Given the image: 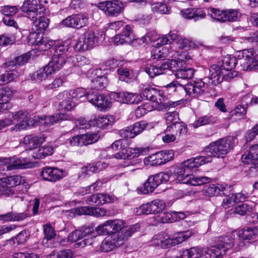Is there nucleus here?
<instances>
[{
	"label": "nucleus",
	"mask_w": 258,
	"mask_h": 258,
	"mask_svg": "<svg viewBox=\"0 0 258 258\" xmlns=\"http://www.w3.org/2000/svg\"><path fill=\"white\" fill-rule=\"evenodd\" d=\"M164 99V96L163 91L156 89L155 93H153V95L150 99V101L155 104L153 106L155 105V107L157 108L163 103Z\"/></svg>",
	"instance_id": "obj_55"
},
{
	"label": "nucleus",
	"mask_w": 258,
	"mask_h": 258,
	"mask_svg": "<svg viewBox=\"0 0 258 258\" xmlns=\"http://www.w3.org/2000/svg\"><path fill=\"white\" fill-rule=\"evenodd\" d=\"M165 118L167 127L165 130L166 132H170L173 129V125L179 121L178 113L176 111L168 112L165 114Z\"/></svg>",
	"instance_id": "obj_39"
},
{
	"label": "nucleus",
	"mask_w": 258,
	"mask_h": 258,
	"mask_svg": "<svg viewBox=\"0 0 258 258\" xmlns=\"http://www.w3.org/2000/svg\"><path fill=\"white\" fill-rule=\"evenodd\" d=\"M66 62H68L65 59L64 57L58 56L53 54L51 60L45 66L52 74L61 69Z\"/></svg>",
	"instance_id": "obj_34"
},
{
	"label": "nucleus",
	"mask_w": 258,
	"mask_h": 258,
	"mask_svg": "<svg viewBox=\"0 0 258 258\" xmlns=\"http://www.w3.org/2000/svg\"><path fill=\"white\" fill-rule=\"evenodd\" d=\"M234 146V138L229 137L211 143L206 148L205 152L206 156L210 158L211 161L212 157H223L230 151Z\"/></svg>",
	"instance_id": "obj_3"
},
{
	"label": "nucleus",
	"mask_w": 258,
	"mask_h": 258,
	"mask_svg": "<svg viewBox=\"0 0 258 258\" xmlns=\"http://www.w3.org/2000/svg\"><path fill=\"white\" fill-rule=\"evenodd\" d=\"M194 234L192 230L178 232L173 235L172 238L164 232H161L155 235L152 240L157 242H166L168 240L176 241V242H184L187 240Z\"/></svg>",
	"instance_id": "obj_13"
},
{
	"label": "nucleus",
	"mask_w": 258,
	"mask_h": 258,
	"mask_svg": "<svg viewBox=\"0 0 258 258\" xmlns=\"http://www.w3.org/2000/svg\"><path fill=\"white\" fill-rule=\"evenodd\" d=\"M90 94L91 92H86L83 88L61 92L56 96L57 99L60 101L58 108L63 111H70L76 105L75 100H80L82 102L88 100L87 97Z\"/></svg>",
	"instance_id": "obj_1"
},
{
	"label": "nucleus",
	"mask_w": 258,
	"mask_h": 258,
	"mask_svg": "<svg viewBox=\"0 0 258 258\" xmlns=\"http://www.w3.org/2000/svg\"><path fill=\"white\" fill-rule=\"evenodd\" d=\"M8 117L10 124H15L11 128V131H18L30 126H34L33 120H30V115L26 111L20 110L11 113Z\"/></svg>",
	"instance_id": "obj_5"
},
{
	"label": "nucleus",
	"mask_w": 258,
	"mask_h": 258,
	"mask_svg": "<svg viewBox=\"0 0 258 258\" xmlns=\"http://www.w3.org/2000/svg\"><path fill=\"white\" fill-rule=\"evenodd\" d=\"M45 141V138L42 135L35 136L29 135L24 138L23 142L25 145L26 150H33L37 149V147Z\"/></svg>",
	"instance_id": "obj_31"
},
{
	"label": "nucleus",
	"mask_w": 258,
	"mask_h": 258,
	"mask_svg": "<svg viewBox=\"0 0 258 258\" xmlns=\"http://www.w3.org/2000/svg\"><path fill=\"white\" fill-rule=\"evenodd\" d=\"M233 243H220L207 248L205 250V258H222L230 249Z\"/></svg>",
	"instance_id": "obj_17"
},
{
	"label": "nucleus",
	"mask_w": 258,
	"mask_h": 258,
	"mask_svg": "<svg viewBox=\"0 0 258 258\" xmlns=\"http://www.w3.org/2000/svg\"><path fill=\"white\" fill-rule=\"evenodd\" d=\"M124 223L119 219L110 220L105 221L102 224L97 226L95 230L99 235H111L114 239L113 234L118 233V231L123 229Z\"/></svg>",
	"instance_id": "obj_10"
},
{
	"label": "nucleus",
	"mask_w": 258,
	"mask_h": 258,
	"mask_svg": "<svg viewBox=\"0 0 258 258\" xmlns=\"http://www.w3.org/2000/svg\"><path fill=\"white\" fill-rule=\"evenodd\" d=\"M2 97V102L6 105L8 102L13 96V91L9 87H6L0 89Z\"/></svg>",
	"instance_id": "obj_63"
},
{
	"label": "nucleus",
	"mask_w": 258,
	"mask_h": 258,
	"mask_svg": "<svg viewBox=\"0 0 258 258\" xmlns=\"http://www.w3.org/2000/svg\"><path fill=\"white\" fill-rule=\"evenodd\" d=\"M140 228V226L138 224L126 227L118 233L113 234V240L117 241L128 240L135 232L139 230Z\"/></svg>",
	"instance_id": "obj_30"
},
{
	"label": "nucleus",
	"mask_w": 258,
	"mask_h": 258,
	"mask_svg": "<svg viewBox=\"0 0 258 258\" xmlns=\"http://www.w3.org/2000/svg\"><path fill=\"white\" fill-rule=\"evenodd\" d=\"M175 73V76L177 79L188 80L191 79L194 75L195 70L192 68H178Z\"/></svg>",
	"instance_id": "obj_47"
},
{
	"label": "nucleus",
	"mask_w": 258,
	"mask_h": 258,
	"mask_svg": "<svg viewBox=\"0 0 258 258\" xmlns=\"http://www.w3.org/2000/svg\"><path fill=\"white\" fill-rule=\"evenodd\" d=\"M81 137L83 146H86L96 142L99 138V136L98 134L94 133L81 135Z\"/></svg>",
	"instance_id": "obj_53"
},
{
	"label": "nucleus",
	"mask_w": 258,
	"mask_h": 258,
	"mask_svg": "<svg viewBox=\"0 0 258 258\" xmlns=\"http://www.w3.org/2000/svg\"><path fill=\"white\" fill-rule=\"evenodd\" d=\"M167 88H173V91L176 90L177 87L182 88L186 94L189 95L200 96L204 94L205 89V84L201 80L191 81L184 85H182L177 81L167 85Z\"/></svg>",
	"instance_id": "obj_7"
},
{
	"label": "nucleus",
	"mask_w": 258,
	"mask_h": 258,
	"mask_svg": "<svg viewBox=\"0 0 258 258\" xmlns=\"http://www.w3.org/2000/svg\"><path fill=\"white\" fill-rule=\"evenodd\" d=\"M40 32H31L28 37V43L31 46H38L42 50L50 49L54 42L48 38L43 37Z\"/></svg>",
	"instance_id": "obj_14"
},
{
	"label": "nucleus",
	"mask_w": 258,
	"mask_h": 258,
	"mask_svg": "<svg viewBox=\"0 0 258 258\" xmlns=\"http://www.w3.org/2000/svg\"><path fill=\"white\" fill-rule=\"evenodd\" d=\"M149 152L147 148H125L123 146L119 151L114 154V158L117 159H132L145 155Z\"/></svg>",
	"instance_id": "obj_16"
},
{
	"label": "nucleus",
	"mask_w": 258,
	"mask_h": 258,
	"mask_svg": "<svg viewBox=\"0 0 258 258\" xmlns=\"http://www.w3.org/2000/svg\"><path fill=\"white\" fill-rule=\"evenodd\" d=\"M20 9L24 16L30 20H34L39 14H44L45 11L40 0H25Z\"/></svg>",
	"instance_id": "obj_8"
},
{
	"label": "nucleus",
	"mask_w": 258,
	"mask_h": 258,
	"mask_svg": "<svg viewBox=\"0 0 258 258\" xmlns=\"http://www.w3.org/2000/svg\"><path fill=\"white\" fill-rule=\"evenodd\" d=\"M177 47L185 50L195 47V44L192 41L186 38H180L176 42Z\"/></svg>",
	"instance_id": "obj_59"
},
{
	"label": "nucleus",
	"mask_w": 258,
	"mask_h": 258,
	"mask_svg": "<svg viewBox=\"0 0 258 258\" xmlns=\"http://www.w3.org/2000/svg\"><path fill=\"white\" fill-rule=\"evenodd\" d=\"M91 87L95 90H102L107 84V80L104 74H102L100 69H96L91 73Z\"/></svg>",
	"instance_id": "obj_26"
},
{
	"label": "nucleus",
	"mask_w": 258,
	"mask_h": 258,
	"mask_svg": "<svg viewBox=\"0 0 258 258\" xmlns=\"http://www.w3.org/2000/svg\"><path fill=\"white\" fill-rule=\"evenodd\" d=\"M51 74V72L44 66L31 74L30 76L32 80L40 82L45 80Z\"/></svg>",
	"instance_id": "obj_44"
},
{
	"label": "nucleus",
	"mask_w": 258,
	"mask_h": 258,
	"mask_svg": "<svg viewBox=\"0 0 258 258\" xmlns=\"http://www.w3.org/2000/svg\"><path fill=\"white\" fill-rule=\"evenodd\" d=\"M31 20L33 21V29L35 28L40 32L45 30L49 24V19L44 14H39Z\"/></svg>",
	"instance_id": "obj_35"
},
{
	"label": "nucleus",
	"mask_w": 258,
	"mask_h": 258,
	"mask_svg": "<svg viewBox=\"0 0 258 258\" xmlns=\"http://www.w3.org/2000/svg\"><path fill=\"white\" fill-rule=\"evenodd\" d=\"M80 214L93 215L96 217H102L105 215L106 211L101 208H92L90 207H84L79 209Z\"/></svg>",
	"instance_id": "obj_42"
},
{
	"label": "nucleus",
	"mask_w": 258,
	"mask_h": 258,
	"mask_svg": "<svg viewBox=\"0 0 258 258\" xmlns=\"http://www.w3.org/2000/svg\"><path fill=\"white\" fill-rule=\"evenodd\" d=\"M158 68L159 71H160V75H162L165 73L168 70L177 69V63L173 59H167L163 61L160 65L158 66Z\"/></svg>",
	"instance_id": "obj_49"
},
{
	"label": "nucleus",
	"mask_w": 258,
	"mask_h": 258,
	"mask_svg": "<svg viewBox=\"0 0 258 258\" xmlns=\"http://www.w3.org/2000/svg\"><path fill=\"white\" fill-rule=\"evenodd\" d=\"M243 163L250 165V169L258 170V144L252 146L241 157Z\"/></svg>",
	"instance_id": "obj_18"
},
{
	"label": "nucleus",
	"mask_w": 258,
	"mask_h": 258,
	"mask_svg": "<svg viewBox=\"0 0 258 258\" xmlns=\"http://www.w3.org/2000/svg\"><path fill=\"white\" fill-rule=\"evenodd\" d=\"M53 152V149L51 146L45 145L33 151L32 156L34 159H43L51 155Z\"/></svg>",
	"instance_id": "obj_37"
},
{
	"label": "nucleus",
	"mask_w": 258,
	"mask_h": 258,
	"mask_svg": "<svg viewBox=\"0 0 258 258\" xmlns=\"http://www.w3.org/2000/svg\"><path fill=\"white\" fill-rule=\"evenodd\" d=\"M66 114L56 113L51 116H35L33 119L34 126L41 125L48 126L55 123L66 119Z\"/></svg>",
	"instance_id": "obj_22"
},
{
	"label": "nucleus",
	"mask_w": 258,
	"mask_h": 258,
	"mask_svg": "<svg viewBox=\"0 0 258 258\" xmlns=\"http://www.w3.org/2000/svg\"><path fill=\"white\" fill-rule=\"evenodd\" d=\"M63 170L56 167H46L42 169L40 176L44 180L56 182L65 176Z\"/></svg>",
	"instance_id": "obj_20"
},
{
	"label": "nucleus",
	"mask_w": 258,
	"mask_h": 258,
	"mask_svg": "<svg viewBox=\"0 0 258 258\" xmlns=\"http://www.w3.org/2000/svg\"><path fill=\"white\" fill-rule=\"evenodd\" d=\"M24 181L23 177L18 175H14L0 178V195L10 196L15 194L13 187Z\"/></svg>",
	"instance_id": "obj_9"
},
{
	"label": "nucleus",
	"mask_w": 258,
	"mask_h": 258,
	"mask_svg": "<svg viewBox=\"0 0 258 258\" xmlns=\"http://www.w3.org/2000/svg\"><path fill=\"white\" fill-rule=\"evenodd\" d=\"M153 12L160 14H167L169 12L167 5L162 3H154L152 5Z\"/></svg>",
	"instance_id": "obj_64"
},
{
	"label": "nucleus",
	"mask_w": 258,
	"mask_h": 258,
	"mask_svg": "<svg viewBox=\"0 0 258 258\" xmlns=\"http://www.w3.org/2000/svg\"><path fill=\"white\" fill-rule=\"evenodd\" d=\"M30 58V55L27 53H24L20 56L15 58L14 60L7 63L8 66H21L26 63Z\"/></svg>",
	"instance_id": "obj_61"
},
{
	"label": "nucleus",
	"mask_w": 258,
	"mask_h": 258,
	"mask_svg": "<svg viewBox=\"0 0 258 258\" xmlns=\"http://www.w3.org/2000/svg\"><path fill=\"white\" fill-rule=\"evenodd\" d=\"M178 38V34L173 31H170L168 34L163 35L161 37L158 38V44L161 45H166L168 43L171 44L174 40H176Z\"/></svg>",
	"instance_id": "obj_50"
},
{
	"label": "nucleus",
	"mask_w": 258,
	"mask_h": 258,
	"mask_svg": "<svg viewBox=\"0 0 258 258\" xmlns=\"http://www.w3.org/2000/svg\"><path fill=\"white\" fill-rule=\"evenodd\" d=\"M87 23V18L82 14H73L63 19L62 25L70 28L79 29L85 26Z\"/></svg>",
	"instance_id": "obj_23"
},
{
	"label": "nucleus",
	"mask_w": 258,
	"mask_h": 258,
	"mask_svg": "<svg viewBox=\"0 0 258 258\" xmlns=\"http://www.w3.org/2000/svg\"><path fill=\"white\" fill-rule=\"evenodd\" d=\"M67 61L68 63L79 67L89 65L90 62L88 58L81 55H78L75 56L70 55Z\"/></svg>",
	"instance_id": "obj_40"
},
{
	"label": "nucleus",
	"mask_w": 258,
	"mask_h": 258,
	"mask_svg": "<svg viewBox=\"0 0 258 258\" xmlns=\"http://www.w3.org/2000/svg\"><path fill=\"white\" fill-rule=\"evenodd\" d=\"M97 40V37L92 30H88L78 38L74 48L78 51H84L92 48Z\"/></svg>",
	"instance_id": "obj_12"
},
{
	"label": "nucleus",
	"mask_w": 258,
	"mask_h": 258,
	"mask_svg": "<svg viewBox=\"0 0 258 258\" xmlns=\"http://www.w3.org/2000/svg\"><path fill=\"white\" fill-rule=\"evenodd\" d=\"M222 186L220 185L210 184L204 186L203 192L206 196H218L224 194Z\"/></svg>",
	"instance_id": "obj_41"
},
{
	"label": "nucleus",
	"mask_w": 258,
	"mask_h": 258,
	"mask_svg": "<svg viewBox=\"0 0 258 258\" xmlns=\"http://www.w3.org/2000/svg\"><path fill=\"white\" fill-rule=\"evenodd\" d=\"M217 120V117L208 114L198 118L194 122L192 125L194 127L198 128L201 126L215 123Z\"/></svg>",
	"instance_id": "obj_38"
},
{
	"label": "nucleus",
	"mask_w": 258,
	"mask_h": 258,
	"mask_svg": "<svg viewBox=\"0 0 258 258\" xmlns=\"http://www.w3.org/2000/svg\"><path fill=\"white\" fill-rule=\"evenodd\" d=\"M169 179L168 174L164 172L150 176L141 187V191L143 194L152 192L159 185L167 182Z\"/></svg>",
	"instance_id": "obj_11"
},
{
	"label": "nucleus",
	"mask_w": 258,
	"mask_h": 258,
	"mask_svg": "<svg viewBox=\"0 0 258 258\" xmlns=\"http://www.w3.org/2000/svg\"><path fill=\"white\" fill-rule=\"evenodd\" d=\"M119 79L120 81L129 82L131 81V73L128 68L123 67H119L117 70Z\"/></svg>",
	"instance_id": "obj_56"
},
{
	"label": "nucleus",
	"mask_w": 258,
	"mask_h": 258,
	"mask_svg": "<svg viewBox=\"0 0 258 258\" xmlns=\"http://www.w3.org/2000/svg\"><path fill=\"white\" fill-rule=\"evenodd\" d=\"M87 97L89 102L95 105L101 110L109 107L110 102L104 95L98 94L97 92L92 91Z\"/></svg>",
	"instance_id": "obj_25"
},
{
	"label": "nucleus",
	"mask_w": 258,
	"mask_h": 258,
	"mask_svg": "<svg viewBox=\"0 0 258 258\" xmlns=\"http://www.w3.org/2000/svg\"><path fill=\"white\" fill-rule=\"evenodd\" d=\"M208 15L213 19L218 21L224 22L225 11H220L214 8H210L208 9Z\"/></svg>",
	"instance_id": "obj_51"
},
{
	"label": "nucleus",
	"mask_w": 258,
	"mask_h": 258,
	"mask_svg": "<svg viewBox=\"0 0 258 258\" xmlns=\"http://www.w3.org/2000/svg\"><path fill=\"white\" fill-rule=\"evenodd\" d=\"M123 3L118 0L106 1L98 4V8L108 16H116L123 10Z\"/></svg>",
	"instance_id": "obj_15"
},
{
	"label": "nucleus",
	"mask_w": 258,
	"mask_h": 258,
	"mask_svg": "<svg viewBox=\"0 0 258 258\" xmlns=\"http://www.w3.org/2000/svg\"><path fill=\"white\" fill-rule=\"evenodd\" d=\"M44 238L47 241L51 240L56 236V233L50 223H48L43 226Z\"/></svg>",
	"instance_id": "obj_57"
},
{
	"label": "nucleus",
	"mask_w": 258,
	"mask_h": 258,
	"mask_svg": "<svg viewBox=\"0 0 258 258\" xmlns=\"http://www.w3.org/2000/svg\"><path fill=\"white\" fill-rule=\"evenodd\" d=\"M69 48L70 47L68 45L60 44L56 45L54 54L58 56L64 57L65 59L67 60L70 55L66 53L68 51Z\"/></svg>",
	"instance_id": "obj_58"
},
{
	"label": "nucleus",
	"mask_w": 258,
	"mask_h": 258,
	"mask_svg": "<svg viewBox=\"0 0 258 258\" xmlns=\"http://www.w3.org/2000/svg\"><path fill=\"white\" fill-rule=\"evenodd\" d=\"M173 151H160L152 154L146 158V162H148L152 166L161 165L173 159Z\"/></svg>",
	"instance_id": "obj_19"
},
{
	"label": "nucleus",
	"mask_w": 258,
	"mask_h": 258,
	"mask_svg": "<svg viewBox=\"0 0 258 258\" xmlns=\"http://www.w3.org/2000/svg\"><path fill=\"white\" fill-rule=\"evenodd\" d=\"M113 97L117 101L131 104H138L143 99L141 95L136 93L128 92L114 93Z\"/></svg>",
	"instance_id": "obj_24"
},
{
	"label": "nucleus",
	"mask_w": 258,
	"mask_h": 258,
	"mask_svg": "<svg viewBox=\"0 0 258 258\" xmlns=\"http://www.w3.org/2000/svg\"><path fill=\"white\" fill-rule=\"evenodd\" d=\"M26 214L24 213H17L15 212H8L5 214L0 215V220L4 221H20L26 218Z\"/></svg>",
	"instance_id": "obj_43"
},
{
	"label": "nucleus",
	"mask_w": 258,
	"mask_h": 258,
	"mask_svg": "<svg viewBox=\"0 0 258 258\" xmlns=\"http://www.w3.org/2000/svg\"><path fill=\"white\" fill-rule=\"evenodd\" d=\"M209 78L214 85H217L222 81L224 79V72L220 66L214 64L210 67Z\"/></svg>",
	"instance_id": "obj_32"
},
{
	"label": "nucleus",
	"mask_w": 258,
	"mask_h": 258,
	"mask_svg": "<svg viewBox=\"0 0 258 258\" xmlns=\"http://www.w3.org/2000/svg\"><path fill=\"white\" fill-rule=\"evenodd\" d=\"M176 136L182 137L187 132V127L182 122L178 121L173 125V129L170 131Z\"/></svg>",
	"instance_id": "obj_54"
},
{
	"label": "nucleus",
	"mask_w": 258,
	"mask_h": 258,
	"mask_svg": "<svg viewBox=\"0 0 258 258\" xmlns=\"http://www.w3.org/2000/svg\"><path fill=\"white\" fill-rule=\"evenodd\" d=\"M114 119L111 115H103L101 116H94L91 119L90 123L92 126H96L99 128H105L109 125H111L114 122Z\"/></svg>",
	"instance_id": "obj_33"
},
{
	"label": "nucleus",
	"mask_w": 258,
	"mask_h": 258,
	"mask_svg": "<svg viewBox=\"0 0 258 258\" xmlns=\"http://www.w3.org/2000/svg\"><path fill=\"white\" fill-rule=\"evenodd\" d=\"M135 137L142 133L144 131L150 128L149 124L146 121H140L131 125Z\"/></svg>",
	"instance_id": "obj_52"
},
{
	"label": "nucleus",
	"mask_w": 258,
	"mask_h": 258,
	"mask_svg": "<svg viewBox=\"0 0 258 258\" xmlns=\"http://www.w3.org/2000/svg\"><path fill=\"white\" fill-rule=\"evenodd\" d=\"M236 55L240 70L248 71L258 69V60L253 57V48L240 50Z\"/></svg>",
	"instance_id": "obj_4"
},
{
	"label": "nucleus",
	"mask_w": 258,
	"mask_h": 258,
	"mask_svg": "<svg viewBox=\"0 0 258 258\" xmlns=\"http://www.w3.org/2000/svg\"><path fill=\"white\" fill-rule=\"evenodd\" d=\"M252 210V205L243 203L235 207L234 212L240 215H244L250 212Z\"/></svg>",
	"instance_id": "obj_60"
},
{
	"label": "nucleus",
	"mask_w": 258,
	"mask_h": 258,
	"mask_svg": "<svg viewBox=\"0 0 258 258\" xmlns=\"http://www.w3.org/2000/svg\"><path fill=\"white\" fill-rule=\"evenodd\" d=\"M171 52L169 51V48L164 47L161 48L156 47L151 51V57L153 59H164L165 57L169 56Z\"/></svg>",
	"instance_id": "obj_45"
},
{
	"label": "nucleus",
	"mask_w": 258,
	"mask_h": 258,
	"mask_svg": "<svg viewBox=\"0 0 258 258\" xmlns=\"http://www.w3.org/2000/svg\"><path fill=\"white\" fill-rule=\"evenodd\" d=\"M257 236H258V227H247L239 230L237 232H233L225 235L216 237L215 240L217 242L234 241L237 237L242 240H251Z\"/></svg>",
	"instance_id": "obj_6"
},
{
	"label": "nucleus",
	"mask_w": 258,
	"mask_h": 258,
	"mask_svg": "<svg viewBox=\"0 0 258 258\" xmlns=\"http://www.w3.org/2000/svg\"><path fill=\"white\" fill-rule=\"evenodd\" d=\"M133 39V34L131 27L126 25L122 33L116 35L113 37V41L116 45L130 43Z\"/></svg>",
	"instance_id": "obj_29"
},
{
	"label": "nucleus",
	"mask_w": 258,
	"mask_h": 258,
	"mask_svg": "<svg viewBox=\"0 0 258 258\" xmlns=\"http://www.w3.org/2000/svg\"><path fill=\"white\" fill-rule=\"evenodd\" d=\"M173 56L177 58V59H173L177 63V69L181 68L186 63V61L191 59L190 56L186 51H182L180 53L178 52H175Z\"/></svg>",
	"instance_id": "obj_48"
},
{
	"label": "nucleus",
	"mask_w": 258,
	"mask_h": 258,
	"mask_svg": "<svg viewBox=\"0 0 258 258\" xmlns=\"http://www.w3.org/2000/svg\"><path fill=\"white\" fill-rule=\"evenodd\" d=\"M240 17V14L236 10L229 9L225 11V21H236Z\"/></svg>",
	"instance_id": "obj_62"
},
{
	"label": "nucleus",
	"mask_w": 258,
	"mask_h": 258,
	"mask_svg": "<svg viewBox=\"0 0 258 258\" xmlns=\"http://www.w3.org/2000/svg\"><path fill=\"white\" fill-rule=\"evenodd\" d=\"M210 162V158L207 156H200L191 158L182 162L188 172L189 171L195 169L200 166Z\"/></svg>",
	"instance_id": "obj_27"
},
{
	"label": "nucleus",
	"mask_w": 258,
	"mask_h": 258,
	"mask_svg": "<svg viewBox=\"0 0 258 258\" xmlns=\"http://www.w3.org/2000/svg\"><path fill=\"white\" fill-rule=\"evenodd\" d=\"M173 175L176 183L196 186L210 183L211 178L207 176H195L189 175L186 168L181 163L172 168Z\"/></svg>",
	"instance_id": "obj_2"
},
{
	"label": "nucleus",
	"mask_w": 258,
	"mask_h": 258,
	"mask_svg": "<svg viewBox=\"0 0 258 258\" xmlns=\"http://www.w3.org/2000/svg\"><path fill=\"white\" fill-rule=\"evenodd\" d=\"M2 164L8 165L7 168L8 170L15 169H26L33 166L32 162L27 161V159L15 158L1 159Z\"/></svg>",
	"instance_id": "obj_21"
},
{
	"label": "nucleus",
	"mask_w": 258,
	"mask_h": 258,
	"mask_svg": "<svg viewBox=\"0 0 258 258\" xmlns=\"http://www.w3.org/2000/svg\"><path fill=\"white\" fill-rule=\"evenodd\" d=\"M219 63L223 70L232 71L238 64V61L236 56L226 55L222 57Z\"/></svg>",
	"instance_id": "obj_36"
},
{
	"label": "nucleus",
	"mask_w": 258,
	"mask_h": 258,
	"mask_svg": "<svg viewBox=\"0 0 258 258\" xmlns=\"http://www.w3.org/2000/svg\"><path fill=\"white\" fill-rule=\"evenodd\" d=\"M94 225L91 224V225H85L82 226L79 228L80 230L83 234V238H84V241L92 239L93 238H95L97 236V233H98L96 231L94 230Z\"/></svg>",
	"instance_id": "obj_46"
},
{
	"label": "nucleus",
	"mask_w": 258,
	"mask_h": 258,
	"mask_svg": "<svg viewBox=\"0 0 258 258\" xmlns=\"http://www.w3.org/2000/svg\"><path fill=\"white\" fill-rule=\"evenodd\" d=\"M113 201L112 196L106 194H97L86 197V202L88 205L99 206Z\"/></svg>",
	"instance_id": "obj_28"
}]
</instances>
